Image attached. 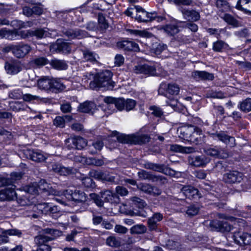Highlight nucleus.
Returning <instances> with one entry per match:
<instances>
[{"instance_id": "nucleus-1", "label": "nucleus", "mask_w": 251, "mask_h": 251, "mask_svg": "<svg viewBox=\"0 0 251 251\" xmlns=\"http://www.w3.org/2000/svg\"><path fill=\"white\" fill-rule=\"evenodd\" d=\"M112 74L108 70H105L96 75L94 80L89 84L92 89L103 88L104 89H112L114 87V82L112 81Z\"/></svg>"}, {"instance_id": "nucleus-2", "label": "nucleus", "mask_w": 251, "mask_h": 251, "mask_svg": "<svg viewBox=\"0 0 251 251\" xmlns=\"http://www.w3.org/2000/svg\"><path fill=\"white\" fill-rule=\"evenodd\" d=\"M180 135L187 141L198 144L201 141L202 133L201 130L195 126H184L180 129Z\"/></svg>"}, {"instance_id": "nucleus-3", "label": "nucleus", "mask_w": 251, "mask_h": 251, "mask_svg": "<svg viewBox=\"0 0 251 251\" xmlns=\"http://www.w3.org/2000/svg\"><path fill=\"white\" fill-rule=\"evenodd\" d=\"M150 137L148 135H125L118 136L117 140L119 143L130 144H142L149 142Z\"/></svg>"}, {"instance_id": "nucleus-4", "label": "nucleus", "mask_w": 251, "mask_h": 251, "mask_svg": "<svg viewBox=\"0 0 251 251\" xmlns=\"http://www.w3.org/2000/svg\"><path fill=\"white\" fill-rule=\"evenodd\" d=\"M87 145V140L80 136L71 137L65 140V146L69 150H81L86 147Z\"/></svg>"}, {"instance_id": "nucleus-5", "label": "nucleus", "mask_w": 251, "mask_h": 251, "mask_svg": "<svg viewBox=\"0 0 251 251\" xmlns=\"http://www.w3.org/2000/svg\"><path fill=\"white\" fill-rule=\"evenodd\" d=\"M53 240H54V238L45 235L43 234L36 236L34 237V242L38 247L37 251H51V247L47 243Z\"/></svg>"}, {"instance_id": "nucleus-6", "label": "nucleus", "mask_w": 251, "mask_h": 251, "mask_svg": "<svg viewBox=\"0 0 251 251\" xmlns=\"http://www.w3.org/2000/svg\"><path fill=\"white\" fill-rule=\"evenodd\" d=\"M180 87L176 83H162L158 89V94L168 97V95L176 96L179 94Z\"/></svg>"}, {"instance_id": "nucleus-7", "label": "nucleus", "mask_w": 251, "mask_h": 251, "mask_svg": "<svg viewBox=\"0 0 251 251\" xmlns=\"http://www.w3.org/2000/svg\"><path fill=\"white\" fill-rule=\"evenodd\" d=\"M232 238L236 244L241 246L251 245V233L236 231L234 232Z\"/></svg>"}, {"instance_id": "nucleus-8", "label": "nucleus", "mask_w": 251, "mask_h": 251, "mask_svg": "<svg viewBox=\"0 0 251 251\" xmlns=\"http://www.w3.org/2000/svg\"><path fill=\"white\" fill-rule=\"evenodd\" d=\"M210 136L213 139L221 141L230 147H234L235 145L234 137L228 135L224 131H216L210 133Z\"/></svg>"}, {"instance_id": "nucleus-9", "label": "nucleus", "mask_w": 251, "mask_h": 251, "mask_svg": "<svg viewBox=\"0 0 251 251\" xmlns=\"http://www.w3.org/2000/svg\"><path fill=\"white\" fill-rule=\"evenodd\" d=\"M242 173L237 171H229L223 175V181L228 184L240 183L243 179Z\"/></svg>"}, {"instance_id": "nucleus-10", "label": "nucleus", "mask_w": 251, "mask_h": 251, "mask_svg": "<svg viewBox=\"0 0 251 251\" xmlns=\"http://www.w3.org/2000/svg\"><path fill=\"white\" fill-rule=\"evenodd\" d=\"M16 186L12 184H9L5 188L0 191V201H11L17 198V194L15 192Z\"/></svg>"}, {"instance_id": "nucleus-11", "label": "nucleus", "mask_w": 251, "mask_h": 251, "mask_svg": "<svg viewBox=\"0 0 251 251\" xmlns=\"http://www.w3.org/2000/svg\"><path fill=\"white\" fill-rule=\"evenodd\" d=\"M21 153L26 158L30 159L36 162H43L47 158L41 152L31 149L23 150Z\"/></svg>"}, {"instance_id": "nucleus-12", "label": "nucleus", "mask_w": 251, "mask_h": 251, "mask_svg": "<svg viewBox=\"0 0 251 251\" xmlns=\"http://www.w3.org/2000/svg\"><path fill=\"white\" fill-rule=\"evenodd\" d=\"M64 195L68 196V198L72 200L75 202H82L86 201V194L82 191L75 189L74 191L71 190H67L64 192Z\"/></svg>"}, {"instance_id": "nucleus-13", "label": "nucleus", "mask_w": 251, "mask_h": 251, "mask_svg": "<svg viewBox=\"0 0 251 251\" xmlns=\"http://www.w3.org/2000/svg\"><path fill=\"white\" fill-rule=\"evenodd\" d=\"M190 165L196 167H203L210 161V159L203 155L195 156L190 155L188 157Z\"/></svg>"}, {"instance_id": "nucleus-14", "label": "nucleus", "mask_w": 251, "mask_h": 251, "mask_svg": "<svg viewBox=\"0 0 251 251\" xmlns=\"http://www.w3.org/2000/svg\"><path fill=\"white\" fill-rule=\"evenodd\" d=\"M50 50L52 52L67 53L71 51V48L68 43L61 39H58L55 43L50 46Z\"/></svg>"}, {"instance_id": "nucleus-15", "label": "nucleus", "mask_w": 251, "mask_h": 251, "mask_svg": "<svg viewBox=\"0 0 251 251\" xmlns=\"http://www.w3.org/2000/svg\"><path fill=\"white\" fill-rule=\"evenodd\" d=\"M137 14L136 19L139 22H148L154 20L155 15L154 13L147 12L144 9L139 6H135Z\"/></svg>"}, {"instance_id": "nucleus-16", "label": "nucleus", "mask_w": 251, "mask_h": 251, "mask_svg": "<svg viewBox=\"0 0 251 251\" xmlns=\"http://www.w3.org/2000/svg\"><path fill=\"white\" fill-rule=\"evenodd\" d=\"M134 72L137 74H142L147 76L155 75H156L155 68L154 66L147 64L135 66Z\"/></svg>"}, {"instance_id": "nucleus-17", "label": "nucleus", "mask_w": 251, "mask_h": 251, "mask_svg": "<svg viewBox=\"0 0 251 251\" xmlns=\"http://www.w3.org/2000/svg\"><path fill=\"white\" fill-rule=\"evenodd\" d=\"M184 18L189 21L197 22L200 20V12L194 9L181 8L180 9Z\"/></svg>"}, {"instance_id": "nucleus-18", "label": "nucleus", "mask_w": 251, "mask_h": 251, "mask_svg": "<svg viewBox=\"0 0 251 251\" xmlns=\"http://www.w3.org/2000/svg\"><path fill=\"white\" fill-rule=\"evenodd\" d=\"M29 45L23 43L15 45L14 55L17 58H23L31 50Z\"/></svg>"}, {"instance_id": "nucleus-19", "label": "nucleus", "mask_w": 251, "mask_h": 251, "mask_svg": "<svg viewBox=\"0 0 251 251\" xmlns=\"http://www.w3.org/2000/svg\"><path fill=\"white\" fill-rule=\"evenodd\" d=\"M4 68L7 73L12 75L17 74L22 69L20 62L17 60L5 62Z\"/></svg>"}, {"instance_id": "nucleus-20", "label": "nucleus", "mask_w": 251, "mask_h": 251, "mask_svg": "<svg viewBox=\"0 0 251 251\" xmlns=\"http://www.w3.org/2000/svg\"><path fill=\"white\" fill-rule=\"evenodd\" d=\"M118 48L126 50H131L134 51H139L138 45L131 40H123L117 43Z\"/></svg>"}, {"instance_id": "nucleus-21", "label": "nucleus", "mask_w": 251, "mask_h": 251, "mask_svg": "<svg viewBox=\"0 0 251 251\" xmlns=\"http://www.w3.org/2000/svg\"><path fill=\"white\" fill-rule=\"evenodd\" d=\"M182 193L189 199H197L201 197L197 189L192 186H184L181 188Z\"/></svg>"}, {"instance_id": "nucleus-22", "label": "nucleus", "mask_w": 251, "mask_h": 251, "mask_svg": "<svg viewBox=\"0 0 251 251\" xmlns=\"http://www.w3.org/2000/svg\"><path fill=\"white\" fill-rule=\"evenodd\" d=\"M51 169L54 172L61 176H67L74 173L73 168L65 167L58 163L51 164Z\"/></svg>"}, {"instance_id": "nucleus-23", "label": "nucleus", "mask_w": 251, "mask_h": 251, "mask_svg": "<svg viewBox=\"0 0 251 251\" xmlns=\"http://www.w3.org/2000/svg\"><path fill=\"white\" fill-rule=\"evenodd\" d=\"M63 34L70 39H81L86 37V32L80 29H69L64 31Z\"/></svg>"}, {"instance_id": "nucleus-24", "label": "nucleus", "mask_w": 251, "mask_h": 251, "mask_svg": "<svg viewBox=\"0 0 251 251\" xmlns=\"http://www.w3.org/2000/svg\"><path fill=\"white\" fill-rule=\"evenodd\" d=\"M21 235V231L17 229L4 230L2 231V234L0 235V244L6 243L8 242L9 239L7 235H15L20 237Z\"/></svg>"}, {"instance_id": "nucleus-25", "label": "nucleus", "mask_w": 251, "mask_h": 251, "mask_svg": "<svg viewBox=\"0 0 251 251\" xmlns=\"http://www.w3.org/2000/svg\"><path fill=\"white\" fill-rule=\"evenodd\" d=\"M192 77L196 80H212L214 75L206 71H195L192 73Z\"/></svg>"}, {"instance_id": "nucleus-26", "label": "nucleus", "mask_w": 251, "mask_h": 251, "mask_svg": "<svg viewBox=\"0 0 251 251\" xmlns=\"http://www.w3.org/2000/svg\"><path fill=\"white\" fill-rule=\"evenodd\" d=\"M163 219V215L159 213H156L152 217L150 218L147 222L148 226L150 230H155L157 227V222L161 221Z\"/></svg>"}, {"instance_id": "nucleus-27", "label": "nucleus", "mask_w": 251, "mask_h": 251, "mask_svg": "<svg viewBox=\"0 0 251 251\" xmlns=\"http://www.w3.org/2000/svg\"><path fill=\"white\" fill-rule=\"evenodd\" d=\"M39 188L45 192H47L49 195L58 196L61 193L60 192L56 191L53 188L50 184H48L45 180L42 179L40 181L39 185Z\"/></svg>"}, {"instance_id": "nucleus-28", "label": "nucleus", "mask_w": 251, "mask_h": 251, "mask_svg": "<svg viewBox=\"0 0 251 251\" xmlns=\"http://www.w3.org/2000/svg\"><path fill=\"white\" fill-rule=\"evenodd\" d=\"M51 79L47 76H44L38 80V87L46 91H50Z\"/></svg>"}, {"instance_id": "nucleus-29", "label": "nucleus", "mask_w": 251, "mask_h": 251, "mask_svg": "<svg viewBox=\"0 0 251 251\" xmlns=\"http://www.w3.org/2000/svg\"><path fill=\"white\" fill-rule=\"evenodd\" d=\"M96 108V105L92 101H86L80 104L78 107L79 110L83 113H93Z\"/></svg>"}, {"instance_id": "nucleus-30", "label": "nucleus", "mask_w": 251, "mask_h": 251, "mask_svg": "<svg viewBox=\"0 0 251 251\" xmlns=\"http://www.w3.org/2000/svg\"><path fill=\"white\" fill-rule=\"evenodd\" d=\"M50 64L53 68L57 70H65L68 67L66 61L57 59L51 60Z\"/></svg>"}, {"instance_id": "nucleus-31", "label": "nucleus", "mask_w": 251, "mask_h": 251, "mask_svg": "<svg viewBox=\"0 0 251 251\" xmlns=\"http://www.w3.org/2000/svg\"><path fill=\"white\" fill-rule=\"evenodd\" d=\"M219 16L227 24L233 26H238V21L231 15L227 13H220Z\"/></svg>"}, {"instance_id": "nucleus-32", "label": "nucleus", "mask_w": 251, "mask_h": 251, "mask_svg": "<svg viewBox=\"0 0 251 251\" xmlns=\"http://www.w3.org/2000/svg\"><path fill=\"white\" fill-rule=\"evenodd\" d=\"M216 5L219 9L218 14L230 10V5L226 0H216Z\"/></svg>"}, {"instance_id": "nucleus-33", "label": "nucleus", "mask_w": 251, "mask_h": 251, "mask_svg": "<svg viewBox=\"0 0 251 251\" xmlns=\"http://www.w3.org/2000/svg\"><path fill=\"white\" fill-rule=\"evenodd\" d=\"M229 48L228 45L222 40H218L213 44L212 49L216 52H222Z\"/></svg>"}, {"instance_id": "nucleus-34", "label": "nucleus", "mask_w": 251, "mask_h": 251, "mask_svg": "<svg viewBox=\"0 0 251 251\" xmlns=\"http://www.w3.org/2000/svg\"><path fill=\"white\" fill-rule=\"evenodd\" d=\"M106 245L112 248H119L121 246L122 243L119 237L114 236L108 237L105 242Z\"/></svg>"}, {"instance_id": "nucleus-35", "label": "nucleus", "mask_w": 251, "mask_h": 251, "mask_svg": "<svg viewBox=\"0 0 251 251\" xmlns=\"http://www.w3.org/2000/svg\"><path fill=\"white\" fill-rule=\"evenodd\" d=\"M10 108L15 112L26 110L28 106L23 102L15 101L10 103Z\"/></svg>"}, {"instance_id": "nucleus-36", "label": "nucleus", "mask_w": 251, "mask_h": 251, "mask_svg": "<svg viewBox=\"0 0 251 251\" xmlns=\"http://www.w3.org/2000/svg\"><path fill=\"white\" fill-rule=\"evenodd\" d=\"M236 7L239 10L249 11L251 9V0H238Z\"/></svg>"}, {"instance_id": "nucleus-37", "label": "nucleus", "mask_w": 251, "mask_h": 251, "mask_svg": "<svg viewBox=\"0 0 251 251\" xmlns=\"http://www.w3.org/2000/svg\"><path fill=\"white\" fill-rule=\"evenodd\" d=\"M238 107L243 112L245 113L251 111V98H247L238 104Z\"/></svg>"}, {"instance_id": "nucleus-38", "label": "nucleus", "mask_w": 251, "mask_h": 251, "mask_svg": "<svg viewBox=\"0 0 251 251\" xmlns=\"http://www.w3.org/2000/svg\"><path fill=\"white\" fill-rule=\"evenodd\" d=\"M65 88V87L64 84L59 80L53 78L51 79V84L50 91L56 93L63 90Z\"/></svg>"}, {"instance_id": "nucleus-39", "label": "nucleus", "mask_w": 251, "mask_h": 251, "mask_svg": "<svg viewBox=\"0 0 251 251\" xmlns=\"http://www.w3.org/2000/svg\"><path fill=\"white\" fill-rule=\"evenodd\" d=\"M142 166L146 169L152 170L155 171L161 172L163 170V165L158 164L145 162L142 164Z\"/></svg>"}, {"instance_id": "nucleus-40", "label": "nucleus", "mask_w": 251, "mask_h": 251, "mask_svg": "<svg viewBox=\"0 0 251 251\" xmlns=\"http://www.w3.org/2000/svg\"><path fill=\"white\" fill-rule=\"evenodd\" d=\"M83 54V57L86 61L93 63L97 62V59L99 58L98 54L89 50L84 51Z\"/></svg>"}, {"instance_id": "nucleus-41", "label": "nucleus", "mask_w": 251, "mask_h": 251, "mask_svg": "<svg viewBox=\"0 0 251 251\" xmlns=\"http://www.w3.org/2000/svg\"><path fill=\"white\" fill-rule=\"evenodd\" d=\"M128 31L131 34L142 37L151 38L153 36L151 33L145 30L128 29Z\"/></svg>"}, {"instance_id": "nucleus-42", "label": "nucleus", "mask_w": 251, "mask_h": 251, "mask_svg": "<svg viewBox=\"0 0 251 251\" xmlns=\"http://www.w3.org/2000/svg\"><path fill=\"white\" fill-rule=\"evenodd\" d=\"M146 231V226L142 224L134 225L130 228V232L131 234H142L145 233Z\"/></svg>"}, {"instance_id": "nucleus-43", "label": "nucleus", "mask_w": 251, "mask_h": 251, "mask_svg": "<svg viewBox=\"0 0 251 251\" xmlns=\"http://www.w3.org/2000/svg\"><path fill=\"white\" fill-rule=\"evenodd\" d=\"M94 176L99 179L105 180L110 182H115V177L113 176L106 175L101 172L96 171L94 173Z\"/></svg>"}, {"instance_id": "nucleus-44", "label": "nucleus", "mask_w": 251, "mask_h": 251, "mask_svg": "<svg viewBox=\"0 0 251 251\" xmlns=\"http://www.w3.org/2000/svg\"><path fill=\"white\" fill-rule=\"evenodd\" d=\"M200 205L198 204H193L187 207L186 213L189 216H194L197 215L200 210Z\"/></svg>"}, {"instance_id": "nucleus-45", "label": "nucleus", "mask_w": 251, "mask_h": 251, "mask_svg": "<svg viewBox=\"0 0 251 251\" xmlns=\"http://www.w3.org/2000/svg\"><path fill=\"white\" fill-rule=\"evenodd\" d=\"M167 48V46L163 44L155 43L152 45L151 51L156 55L160 54Z\"/></svg>"}, {"instance_id": "nucleus-46", "label": "nucleus", "mask_w": 251, "mask_h": 251, "mask_svg": "<svg viewBox=\"0 0 251 251\" xmlns=\"http://www.w3.org/2000/svg\"><path fill=\"white\" fill-rule=\"evenodd\" d=\"M164 30L170 35H174L179 32L178 26L174 24H169L163 27Z\"/></svg>"}, {"instance_id": "nucleus-47", "label": "nucleus", "mask_w": 251, "mask_h": 251, "mask_svg": "<svg viewBox=\"0 0 251 251\" xmlns=\"http://www.w3.org/2000/svg\"><path fill=\"white\" fill-rule=\"evenodd\" d=\"M138 176L139 178L142 180H149L154 181V179L156 178L155 176L151 175L149 172H148L145 170H141L138 172Z\"/></svg>"}, {"instance_id": "nucleus-48", "label": "nucleus", "mask_w": 251, "mask_h": 251, "mask_svg": "<svg viewBox=\"0 0 251 251\" xmlns=\"http://www.w3.org/2000/svg\"><path fill=\"white\" fill-rule=\"evenodd\" d=\"M43 233L50 235V237L54 238V239L62 235V232L58 229L50 228H46L42 230Z\"/></svg>"}, {"instance_id": "nucleus-49", "label": "nucleus", "mask_w": 251, "mask_h": 251, "mask_svg": "<svg viewBox=\"0 0 251 251\" xmlns=\"http://www.w3.org/2000/svg\"><path fill=\"white\" fill-rule=\"evenodd\" d=\"M170 2H172L176 5H183L185 6H194L198 5L193 0H168Z\"/></svg>"}, {"instance_id": "nucleus-50", "label": "nucleus", "mask_w": 251, "mask_h": 251, "mask_svg": "<svg viewBox=\"0 0 251 251\" xmlns=\"http://www.w3.org/2000/svg\"><path fill=\"white\" fill-rule=\"evenodd\" d=\"M130 200L132 201L133 204L139 208H143L147 205L146 202L143 200L138 197H133L130 198Z\"/></svg>"}, {"instance_id": "nucleus-51", "label": "nucleus", "mask_w": 251, "mask_h": 251, "mask_svg": "<svg viewBox=\"0 0 251 251\" xmlns=\"http://www.w3.org/2000/svg\"><path fill=\"white\" fill-rule=\"evenodd\" d=\"M125 103V109L129 111L132 110L136 104V102L135 100L132 99H127L124 100Z\"/></svg>"}, {"instance_id": "nucleus-52", "label": "nucleus", "mask_w": 251, "mask_h": 251, "mask_svg": "<svg viewBox=\"0 0 251 251\" xmlns=\"http://www.w3.org/2000/svg\"><path fill=\"white\" fill-rule=\"evenodd\" d=\"M151 186L152 185L150 184L144 183H141L137 185L139 190L149 195L151 193Z\"/></svg>"}, {"instance_id": "nucleus-53", "label": "nucleus", "mask_w": 251, "mask_h": 251, "mask_svg": "<svg viewBox=\"0 0 251 251\" xmlns=\"http://www.w3.org/2000/svg\"><path fill=\"white\" fill-rule=\"evenodd\" d=\"M89 196L97 206L99 207L103 206V201L101 199V196H100L95 193L90 194Z\"/></svg>"}, {"instance_id": "nucleus-54", "label": "nucleus", "mask_w": 251, "mask_h": 251, "mask_svg": "<svg viewBox=\"0 0 251 251\" xmlns=\"http://www.w3.org/2000/svg\"><path fill=\"white\" fill-rule=\"evenodd\" d=\"M149 109L152 111L151 114L157 117H161L163 114V111L159 107L152 105L150 107Z\"/></svg>"}, {"instance_id": "nucleus-55", "label": "nucleus", "mask_w": 251, "mask_h": 251, "mask_svg": "<svg viewBox=\"0 0 251 251\" xmlns=\"http://www.w3.org/2000/svg\"><path fill=\"white\" fill-rule=\"evenodd\" d=\"M48 60L44 57H39L35 58L33 63L37 66H44L48 63Z\"/></svg>"}, {"instance_id": "nucleus-56", "label": "nucleus", "mask_w": 251, "mask_h": 251, "mask_svg": "<svg viewBox=\"0 0 251 251\" xmlns=\"http://www.w3.org/2000/svg\"><path fill=\"white\" fill-rule=\"evenodd\" d=\"M53 125L57 127H64L65 125L64 118L61 116H57L53 120Z\"/></svg>"}, {"instance_id": "nucleus-57", "label": "nucleus", "mask_w": 251, "mask_h": 251, "mask_svg": "<svg viewBox=\"0 0 251 251\" xmlns=\"http://www.w3.org/2000/svg\"><path fill=\"white\" fill-rule=\"evenodd\" d=\"M22 99L24 101L27 102H30L34 100H41L42 99L40 97L38 96L32 95L30 94H23Z\"/></svg>"}, {"instance_id": "nucleus-58", "label": "nucleus", "mask_w": 251, "mask_h": 251, "mask_svg": "<svg viewBox=\"0 0 251 251\" xmlns=\"http://www.w3.org/2000/svg\"><path fill=\"white\" fill-rule=\"evenodd\" d=\"M23 94L21 90L19 89L14 90L9 93V96L10 98L13 99H19L23 98Z\"/></svg>"}, {"instance_id": "nucleus-59", "label": "nucleus", "mask_w": 251, "mask_h": 251, "mask_svg": "<svg viewBox=\"0 0 251 251\" xmlns=\"http://www.w3.org/2000/svg\"><path fill=\"white\" fill-rule=\"evenodd\" d=\"M221 221L218 220H213L211 221L209 223V226L212 230L220 231Z\"/></svg>"}, {"instance_id": "nucleus-60", "label": "nucleus", "mask_w": 251, "mask_h": 251, "mask_svg": "<svg viewBox=\"0 0 251 251\" xmlns=\"http://www.w3.org/2000/svg\"><path fill=\"white\" fill-rule=\"evenodd\" d=\"M82 183L86 188H91L95 186V183L93 179L89 177H86L82 178Z\"/></svg>"}, {"instance_id": "nucleus-61", "label": "nucleus", "mask_w": 251, "mask_h": 251, "mask_svg": "<svg viewBox=\"0 0 251 251\" xmlns=\"http://www.w3.org/2000/svg\"><path fill=\"white\" fill-rule=\"evenodd\" d=\"M204 152L208 155L217 156L219 153V149L217 148H209L204 150Z\"/></svg>"}, {"instance_id": "nucleus-62", "label": "nucleus", "mask_w": 251, "mask_h": 251, "mask_svg": "<svg viewBox=\"0 0 251 251\" xmlns=\"http://www.w3.org/2000/svg\"><path fill=\"white\" fill-rule=\"evenodd\" d=\"M116 192L118 195H120L122 197L126 196L128 194V191L127 189L121 186L116 187Z\"/></svg>"}, {"instance_id": "nucleus-63", "label": "nucleus", "mask_w": 251, "mask_h": 251, "mask_svg": "<svg viewBox=\"0 0 251 251\" xmlns=\"http://www.w3.org/2000/svg\"><path fill=\"white\" fill-rule=\"evenodd\" d=\"M32 36H35L38 38H42L46 36L47 32L43 29L39 28L35 30H32Z\"/></svg>"}, {"instance_id": "nucleus-64", "label": "nucleus", "mask_w": 251, "mask_h": 251, "mask_svg": "<svg viewBox=\"0 0 251 251\" xmlns=\"http://www.w3.org/2000/svg\"><path fill=\"white\" fill-rule=\"evenodd\" d=\"M113 192L110 190H104L100 192L101 198L106 202H108L110 199L111 198V195Z\"/></svg>"}]
</instances>
